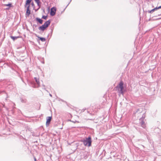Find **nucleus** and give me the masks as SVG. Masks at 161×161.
Masks as SVG:
<instances>
[{"mask_svg":"<svg viewBox=\"0 0 161 161\" xmlns=\"http://www.w3.org/2000/svg\"><path fill=\"white\" fill-rule=\"evenodd\" d=\"M123 85V82L121 81L116 87V88L118 92L119 93V95L122 94L123 95L124 94V88Z\"/></svg>","mask_w":161,"mask_h":161,"instance_id":"obj_1","label":"nucleus"},{"mask_svg":"<svg viewBox=\"0 0 161 161\" xmlns=\"http://www.w3.org/2000/svg\"><path fill=\"white\" fill-rule=\"evenodd\" d=\"M82 142L85 146L89 147L91 146L92 143L91 137L89 136L88 138H86L85 139L83 140Z\"/></svg>","mask_w":161,"mask_h":161,"instance_id":"obj_2","label":"nucleus"},{"mask_svg":"<svg viewBox=\"0 0 161 161\" xmlns=\"http://www.w3.org/2000/svg\"><path fill=\"white\" fill-rule=\"evenodd\" d=\"M50 20L46 21L43 25L40 26L38 28L39 30L42 31H44V30L50 25Z\"/></svg>","mask_w":161,"mask_h":161,"instance_id":"obj_3","label":"nucleus"},{"mask_svg":"<svg viewBox=\"0 0 161 161\" xmlns=\"http://www.w3.org/2000/svg\"><path fill=\"white\" fill-rule=\"evenodd\" d=\"M145 117V114H143L142 117L140 119L139 123L141 126L144 128H146V126L144 121V119Z\"/></svg>","mask_w":161,"mask_h":161,"instance_id":"obj_4","label":"nucleus"},{"mask_svg":"<svg viewBox=\"0 0 161 161\" xmlns=\"http://www.w3.org/2000/svg\"><path fill=\"white\" fill-rule=\"evenodd\" d=\"M56 8L55 7L52 8L51 9L50 15L53 16L55 15L56 12Z\"/></svg>","mask_w":161,"mask_h":161,"instance_id":"obj_5","label":"nucleus"},{"mask_svg":"<svg viewBox=\"0 0 161 161\" xmlns=\"http://www.w3.org/2000/svg\"><path fill=\"white\" fill-rule=\"evenodd\" d=\"M30 5H28L27 6H26L27 8L26 14L27 16H29L31 13V11L30 10Z\"/></svg>","mask_w":161,"mask_h":161,"instance_id":"obj_6","label":"nucleus"},{"mask_svg":"<svg viewBox=\"0 0 161 161\" xmlns=\"http://www.w3.org/2000/svg\"><path fill=\"white\" fill-rule=\"evenodd\" d=\"M52 119V117L48 116L47 118V121L46 122V125L47 126H48L49 125L50 122Z\"/></svg>","mask_w":161,"mask_h":161,"instance_id":"obj_7","label":"nucleus"},{"mask_svg":"<svg viewBox=\"0 0 161 161\" xmlns=\"http://www.w3.org/2000/svg\"><path fill=\"white\" fill-rule=\"evenodd\" d=\"M34 79L37 84L38 85V86H40V84L39 79L37 77H35Z\"/></svg>","mask_w":161,"mask_h":161,"instance_id":"obj_8","label":"nucleus"},{"mask_svg":"<svg viewBox=\"0 0 161 161\" xmlns=\"http://www.w3.org/2000/svg\"><path fill=\"white\" fill-rule=\"evenodd\" d=\"M32 0H26L25 7H26V6H27L28 5H30V3Z\"/></svg>","mask_w":161,"mask_h":161,"instance_id":"obj_9","label":"nucleus"},{"mask_svg":"<svg viewBox=\"0 0 161 161\" xmlns=\"http://www.w3.org/2000/svg\"><path fill=\"white\" fill-rule=\"evenodd\" d=\"M36 21L39 22L40 24H42V23L43 20L42 19L38 18H36Z\"/></svg>","mask_w":161,"mask_h":161,"instance_id":"obj_10","label":"nucleus"},{"mask_svg":"<svg viewBox=\"0 0 161 161\" xmlns=\"http://www.w3.org/2000/svg\"><path fill=\"white\" fill-rule=\"evenodd\" d=\"M37 37L42 42H44L46 41V39L44 38L41 37L39 36H37Z\"/></svg>","mask_w":161,"mask_h":161,"instance_id":"obj_11","label":"nucleus"},{"mask_svg":"<svg viewBox=\"0 0 161 161\" xmlns=\"http://www.w3.org/2000/svg\"><path fill=\"white\" fill-rule=\"evenodd\" d=\"M158 10L157 9V7L154 8V9H152V10H151V11H149V12L150 13H153L154 11L155 10Z\"/></svg>","mask_w":161,"mask_h":161,"instance_id":"obj_12","label":"nucleus"},{"mask_svg":"<svg viewBox=\"0 0 161 161\" xmlns=\"http://www.w3.org/2000/svg\"><path fill=\"white\" fill-rule=\"evenodd\" d=\"M11 38L14 40H15V39H17L18 38H19V37L18 36H11Z\"/></svg>","mask_w":161,"mask_h":161,"instance_id":"obj_13","label":"nucleus"},{"mask_svg":"<svg viewBox=\"0 0 161 161\" xmlns=\"http://www.w3.org/2000/svg\"><path fill=\"white\" fill-rule=\"evenodd\" d=\"M37 3V6H38L39 8H38V9H39L40 7H41V4H40V2H36V3Z\"/></svg>","mask_w":161,"mask_h":161,"instance_id":"obj_14","label":"nucleus"},{"mask_svg":"<svg viewBox=\"0 0 161 161\" xmlns=\"http://www.w3.org/2000/svg\"><path fill=\"white\" fill-rule=\"evenodd\" d=\"M47 16L43 15L42 17V18L44 19L45 20H46L47 19Z\"/></svg>","mask_w":161,"mask_h":161,"instance_id":"obj_15","label":"nucleus"},{"mask_svg":"<svg viewBox=\"0 0 161 161\" xmlns=\"http://www.w3.org/2000/svg\"><path fill=\"white\" fill-rule=\"evenodd\" d=\"M5 5L6 6H8L9 8L11 7L12 4L11 3H8V4H5Z\"/></svg>","mask_w":161,"mask_h":161,"instance_id":"obj_16","label":"nucleus"},{"mask_svg":"<svg viewBox=\"0 0 161 161\" xmlns=\"http://www.w3.org/2000/svg\"><path fill=\"white\" fill-rule=\"evenodd\" d=\"M21 102H22V103H25L26 102V100H23L22 99L21 100Z\"/></svg>","mask_w":161,"mask_h":161,"instance_id":"obj_17","label":"nucleus"},{"mask_svg":"<svg viewBox=\"0 0 161 161\" xmlns=\"http://www.w3.org/2000/svg\"><path fill=\"white\" fill-rule=\"evenodd\" d=\"M157 9L161 8V6L158 7H157Z\"/></svg>","mask_w":161,"mask_h":161,"instance_id":"obj_18","label":"nucleus"},{"mask_svg":"<svg viewBox=\"0 0 161 161\" xmlns=\"http://www.w3.org/2000/svg\"><path fill=\"white\" fill-rule=\"evenodd\" d=\"M34 0L36 3L39 2L40 1L39 0Z\"/></svg>","mask_w":161,"mask_h":161,"instance_id":"obj_19","label":"nucleus"},{"mask_svg":"<svg viewBox=\"0 0 161 161\" xmlns=\"http://www.w3.org/2000/svg\"><path fill=\"white\" fill-rule=\"evenodd\" d=\"M34 159L35 161H36V159L35 157L34 158Z\"/></svg>","mask_w":161,"mask_h":161,"instance_id":"obj_20","label":"nucleus"},{"mask_svg":"<svg viewBox=\"0 0 161 161\" xmlns=\"http://www.w3.org/2000/svg\"><path fill=\"white\" fill-rule=\"evenodd\" d=\"M85 109H83L82 110V112L84 111V110H85Z\"/></svg>","mask_w":161,"mask_h":161,"instance_id":"obj_21","label":"nucleus"},{"mask_svg":"<svg viewBox=\"0 0 161 161\" xmlns=\"http://www.w3.org/2000/svg\"><path fill=\"white\" fill-rule=\"evenodd\" d=\"M70 121H71V120H70ZM72 122H74V123H75V122H74V121H72Z\"/></svg>","mask_w":161,"mask_h":161,"instance_id":"obj_22","label":"nucleus"},{"mask_svg":"<svg viewBox=\"0 0 161 161\" xmlns=\"http://www.w3.org/2000/svg\"><path fill=\"white\" fill-rule=\"evenodd\" d=\"M49 95H50V96H51V97H52V95H51V94H50Z\"/></svg>","mask_w":161,"mask_h":161,"instance_id":"obj_23","label":"nucleus"}]
</instances>
